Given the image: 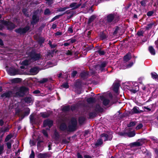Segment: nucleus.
Instances as JSON below:
<instances>
[{"label":"nucleus","mask_w":158,"mask_h":158,"mask_svg":"<svg viewBox=\"0 0 158 158\" xmlns=\"http://www.w3.org/2000/svg\"><path fill=\"white\" fill-rule=\"evenodd\" d=\"M29 26H27L23 28H19L18 29H16L15 31L17 33L20 34H22L26 33L27 31L29 30Z\"/></svg>","instance_id":"nucleus-6"},{"label":"nucleus","mask_w":158,"mask_h":158,"mask_svg":"<svg viewBox=\"0 0 158 158\" xmlns=\"http://www.w3.org/2000/svg\"><path fill=\"white\" fill-rule=\"evenodd\" d=\"M69 8V7L66 6L63 8H60L59 9V11H65L66 9Z\"/></svg>","instance_id":"nucleus-36"},{"label":"nucleus","mask_w":158,"mask_h":158,"mask_svg":"<svg viewBox=\"0 0 158 158\" xmlns=\"http://www.w3.org/2000/svg\"><path fill=\"white\" fill-rule=\"evenodd\" d=\"M131 55L130 53H128L127 55L124 56V60L125 61H127L131 58Z\"/></svg>","instance_id":"nucleus-20"},{"label":"nucleus","mask_w":158,"mask_h":158,"mask_svg":"<svg viewBox=\"0 0 158 158\" xmlns=\"http://www.w3.org/2000/svg\"><path fill=\"white\" fill-rule=\"evenodd\" d=\"M148 49L151 54L152 55H155V50L152 46H149Z\"/></svg>","instance_id":"nucleus-21"},{"label":"nucleus","mask_w":158,"mask_h":158,"mask_svg":"<svg viewBox=\"0 0 158 158\" xmlns=\"http://www.w3.org/2000/svg\"><path fill=\"white\" fill-rule=\"evenodd\" d=\"M76 109V106L75 105H73L71 106V109L72 110H74Z\"/></svg>","instance_id":"nucleus-58"},{"label":"nucleus","mask_w":158,"mask_h":158,"mask_svg":"<svg viewBox=\"0 0 158 158\" xmlns=\"http://www.w3.org/2000/svg\"><path fill=\"white\" fill-rule=\"evenodd\" d=\"M119 86V83L118 81H116L114 83L113 85V89L115 92H118Z\"/></svg>","instance_id":"nucleus-12"},{"label":"nucleus","mask_w":158,"mask_h":158,"mask_svg":"<svg viewBox=\"0 0 158 158\" xmlns=\"http://www.w3.org/2000/svg\"><path fill=\"white\" fill-rule=\"evenodd\" d=\"M107 64L106 62H103L100 65V70L101 71H105V68Z\"/></svg>","instance_id":"nucleus-16"},{"label":"nucleus","mask_w":158,"mask_h":158,"mask_svg":"<svg viewBox=\"0 0 158 158\" xmlns=\"http://www.w3.org/2000/svg\"><path fill=\"white\" fill-rule=\"evenodd\" d=\"M26 112L25 113V115H27L30 113V110L28 108H27L26 109Z\"/></svg>","instance_id":"nucleus-44"},{"label":"nucleus","mask_w":158,"mask_h":158,"mask_svg":"<svg viewBox=\"0 0 158 158\" xmlns=\"http://www.w3.org/2000/svg\"><path fill=\"white\" fill-rule=\"evenodd\" d=\"M6 145H7V146L8 148L10 149L11 148V143L10 142H7L6 143Z\"/></svg>","instance_id":"nucleus-49"},{"label":"nucleus","mask_w":158,"mask_h":158,"mask_svg":"<svg viewBox=\"0 0 158 158\" xmlns=\"http://www.w3.org/2000/svg\"><path fill=\"white\" fill-rule=\"evenodd\" d=\"M80 6V4H77L76 2H73L70 5V7L73 9H76L79 7Z\"/></svg>","instance_id":"nucleus-15"},{"label":"nucleus","mask_w":158,"mask_h":158,"mask_svg":"<svg viewBox=\"0 0 158 158\" xmlns=\"http://www.w3.org/2000/svg\"><path fill=\"white\" fill-rule=\"evenodd\" d=\"M59 16H58V15L56 16H55V17H54L51 20V21H53L54 20H55L58 19L59 18Z\"/></svg>","instance_id":"nucleus-55"},{"label":"nucleus","mask_w":158,"mask_h":158,"mask_svg":"<svg viewBox=\"0 0 158 158\" xmlns=\"http://www.w3.org/2000/svg\"><path fill=\"white\" fill-rule=\"evenodd\" d=\"M101 137L102 139V140H104V141L108 140H110L112 139V136L111 134L108 135L107 134L105 133L102 134L101 135Z\"/></svg>","instance_id":"nucleus-7"},{"label":"nucleus","mask_w":158,"mask_h":158,"mask_svg":"<svg viewBox=\"0 0 158 158\" xmlns=\"http://www.w3.org/2000/svg\"><path fill=\"white\" fill-rule=\"evenodd\" d=\"M2 23L3 25L6 26L7 29L10 30H12L15 27V25L9 22L3 21L2 22Z\"/></svg>","instance_id":"nucleus-4"},{"label":"nucleus","mask_w":158,"mask_h":158,"mask_svg":"<svg viewBox=\"0 0 158 158\" xmlns=\"http://www.w3.org/2000/svg\"><path fill=\"white\" fill-rule=\"evenodd\" d=\"M44 14L45 15H49L51 14V12L48 9H47L44 10Z\"/></svg>","instance_id":"nucleus-33"},{"label":"nucleus","mask_w":158,"mask_h":158,"mask_svg":"<svg viewBox=\"0 0 158 158\" xmlns=\"http://www.w3.org/2000/svg\"><path fill=\"white\" fill-rule=\"evenodd\" d=\"M77 73V72L76 71H74L73 72L72 74V76L74 77Z\"/></svg>","instance_id":"nucleus-53"},{"label":"nucleus","mask_w":158,"mask_h":158,"mask_svg":"<svg viewBox=\"0 0 158 158\" xmlns=\"http://www.w3.org/2000/svg\"><path fill=\"white\" fill-rule=\"evenodd\" d=\"M40 18V16L39 15H34L32 17V20L31 22V24L34 25L36 23H37Z\"/></svg>","instance_id":"nucleus-10"},{"label":"nucleus","mask_w":158,"mask_h":158,"mask_svg":"<svg viewBox=\"0 0 158 158\" xmlns=\"http://www.w3.org/2000/svg\"><path fill=\"white\" fill-rule=\"evenodd\" d=\"M70 107L69 106H64L62 109V110L64 111H67L70 110Z\"/></svg>","instance_id":"nucleus-30"},{"label":"nucleus","mask_w":158,"mask_h":158,"mask_svg":"<svg viewBox=\"0 0 158 158\" xmlns=\"http://www.w3.org/2000/svg\"><path fill=\"white\" fill-rule=\"evenodd\" d=\"M87 75V73L85 72H82L80 74V76L81 77L84 78H85V77H86Z\"/></svg>","instance_id":"nucleus-38"},{"label":"nucleus","mask_w":158,"mask_h":158,"mask_svg":"<svg viewBox=\"0 0 158 158\" xmlns=\"http://www.w3.org/2000/svg\"><path fill=\"white\" fill-rule=\"evenodd\" d=\"M102 143L103 142L102 139H99L97 140L95 144V145L97 146H98L102 144Z\"/></svg>","instance_id":"nucleus-25"},{"label":"nucleus","mask_w":158,"mask_h":158,"mask_svg":"<svg viewBox=\"0 0 158 158\" xmlns=\"http://www.w3.org/2000/svg\"><path fill=\"white\" fill-rule=\"evenodd\" d=\"M62 86L64 88H69V85L67 83H65L63 84Z\"/></svg>","instance_id":"nucleus-48"},{"label":"nucleus","mask_w":158,"mask_h":158,"mask_svg":"<svg viewBox=\"0 0 158 158\" xmlns=\"http://www.w3.org/2000/svg\"><path fill=\"white\" fill-rule=\"evenodd\" d=\"M25 101L27 103H30L32 102V99L31 96L27 97L24 98Z\"/></svg>","instance_id":"nucleus-19"},{"label":"nucleus","mask_w":158,"mask_h":158,"mask_svg":"<svg viewBox=\"0 0 158 158\" xmlns=\"http://www.w3.org/2000/svg\"><path fill=\"white\" fill-rule=\"evenodd\" d=\"M141 5L143 6H145L146 5V1L145 0H143L140 2Z\"/></svg>","instance_id":"nucleus-50"},{"label":"nucleus","mask_w":158,"mask_h":158,"mask_svg":"<svg viewBox=\"0 0 158 158\" xmlns=\"http://www.w3.org/2000/svg\"><path fill=\"white\" fill-rule=\"evenodd\" d=\"M38 158H47L48 156L46 154L40 153L38 156Z\"/></svg>","instance_id":"nucleus-23"},{"label":"nucleus","mask_w":158,"mask_h":158,"mask_svg":"<svg viewBox=\"0 0 158 158\" xmlns=\"http://www.w3.org/2000/svg\"><path fill=\"white\" fill-rule=\"evenodd\" d=\"M12 94V93L10 91L6 92L1 95V97L2 98H6L10 97Z\"/></svg>","instance_id":"nucleus-14"},{"label":"nucleus","mask_w":158,"mask_h":158,"mask_svg":"<svg viewBox=\"0 0 158 158\" xmlns=\"http://www.w3.org/2000/svg\"><path fill=\"white\" fill-rule=\"evenodd\" d=\"M144 143V140L143 139L139 140L137 142L133 143L132 144L133 146H139L142 145Z\"/></svg>","instance_id":"nucleus-11"},{"label":"nucleus","mask_w":158,"mask_h":158,"mask_svg":"<svg viewBox=\"0 0 158 158\" xmlns=\"http://www.w3.org/2000/svg\"><path fill=\"white\" fill-rule=\"evenodd\" d=\"M110 101L109 99H104L103 101V104L105 106H106L109 103Z\"/></svg>","instance_id":"nucleus-31"},{"label":"nucleus","mask_w":158,"mask_h":158,"mask_svg":"<svg viewBox=\"0 0 158 158\" xmlns=\"http://www.w3.org/2000/svg\"><path fill=\"white\" fill-rule=\"evenodd\" d=\"M84 158H92V157L89 155H86L84 156Z\"/></svg>","instance_id":"nucleus-62"},{"label":"nucleus","mask_w":158,"mask_h":158,"mask_svg":"<svg viewBox=\"0 0 158 158\" xmlns=\"http://www.w3.org/2000/svg\"><path fill=\"white\" fill-rule=\"evenodd\" d=\"M66 54L67 55H71L72 54V52H71L69 51H68L66 53Z\"/></svg>","instance_id":"nucleus-57"},{"label":"nucleus","mask_w":158,"mask_h":158,"mask_svg":"<svg viewBox=\"0 0 158 158\" xmlns=\"http://www.w3.org/2000/svg\"><path fill=\"white\" fill-rule=\"evenodd\" d=\"M85 120V118L83 117H80L79 119V123L80 124H81L83 123Z\"/></svg>","instance_id":"nucleus-32"},{"label":"nucleus","mask_w":158,"mask_h":158,"mask_svg":"<svg viewBox=\"0 0 158 158\" xmlns=\"http://www.w3.org/2000/svg\"><path fill=\"white\" fill-rule=\"evenodd\" d=\"M4 152V146L3 145L0 146V155L2 154Z\"/></svg>","instance_id":"nucleus-34"},{"label":"nucleus","mask_w":158,"mask_h":158,"mask_svg":"<svg viewBox=\"0 0 158 158\" xmlns=\"http://www.w3.org/2000/svg\"><path fill=\"white\" fill-rule=\"evenodd\" d=\"M41 116L43 118H47L50 115L49 112H41L40 113Z\"/></svg>","instance_id":"nucleus-17"},{"label":"nucleus","mask_w":158,"mask_h":158,"mask_svg":"<svg viewBox=\"0 0 158 158\" xmlns=\"http://www.w3.org/2000/svg\"><path fill=\"white\" fill-rule=\"evenodd\" d=\"M133 62H131L129 65H128L127 67H126L125 68H123L122 69H124L130 68V67H131L133 65Z\"/></svg>","instance_id":"nucleus-52"},{"label":"nucleus","mask_w":158,"mask_h":158,"mask_svg":"<svg viewBox=\"0 0 158 158\" xmlns=\"http://www.w3.org/2000/svg\"><path fill=\"white\" fill-rule=\"evenodd\" d=\"M59 137V135L58 133L56 131H55L54 132V134L53 138L55 139V140H57Z\"/></svg>","instance_id":"nucleus-29"},{"label":"nucleus","mask_w":158,"mask_h":158,"mask_svg":"<svg viewBox=\"0 0 158 158\" xmlns=\"http://www.w3.org/2000/svg\"><path fill=\"white\" fill-rule=\"evenodd\" d=\"M77 156L78 158H83L82 156L79 153L77 154Z\"/></svg>","instance_id":"nucleus-60"},{"label":"nucleus","mask_w":158,"mask_h":158,"mask_svg":"<svg viewBox=\"0 0 158 158\" xmlns=\"http://www.w3.org/2000/svg\"><path fill=\"white\" fill-rule=\"evenodd\" d=\"M68 31L71 33H72L73 32V30L71 27H69V28Z\"/></svg>","instance_id":"nucleus-56"},{"label":"nucleus","mask_w":158,"mask_h":158,"mask_svg":"<svg viewBox=\"0 0 158 158\" xmlns=\"http://www.w3.org/2000/svg\"><path fill=\"white\" fill-rule=\"evenodd\" d=\"M96 18V16L95 15H93L91 16L89 19V22H92L95 18Z\"/></svg>","instance_id":"nucleus-37"},{"label":"nucleus","mask_w":158,"mask_h":158,"mask_svg":"<svg viewBox=\"0 0 158 158\" xmlns=\"http://www.w3.org/2000/svg\"><path fill=\"white\" fill-rule=\"evenodd\" d=\"M131 111L132 114H137L143 112L142 110H140L139 108L137 106L134 107L131 110Z\"/></svg>","instance_id":"nucleus-13"},{"label":"nucleus","mask_w":158,"mask_h":158,"mask_svg":"<svg viewBox=\"0 0 158 158\" xmlns=\"http://www.w3.org/2000/svg\"><path fill=\"white\" fill-rule=\"evenodd\" d=\"M30 72L32 74L35 75L38 73V69L37 68L34 67L31 69Z\"/></svg>","instance_id":"nucleus-18"},{"label":"nucleus","mask_w":158,"mask_h":158,"mask_svg":"<svg viewBox=\"0 0 158 158\" xmlns=\"http://www.w3.org/2000/svg\"><path fill=\"white\" fill-rule=\"evenodd\" d=\"M7 71L8 73L10 75H14L19 74L18 70L13 68H10L7 69Z\"/></svg>","instance_id":"nucleus-8"},{"label":"nucleus","mask_w":158,"mask_h":158,"mask_svg":"<svg viewBox=\"0 0 158 158\" xmlns=\"http://www.w3.org/2000/svg\"><path fill=\"white\" fill-rule=\"evenodd\" d=\"M135 131H133L128 133L127 134V135L129 137H131L134 136L135 135Z\"/></svg>","instance_id":"nucleus-28"},{"label":"nucleus","mask_w":158,"mask_h":158,"mask_svg":"<svg viewBox=\"0 0 158 158\" xmlns=\"http://www.w3.org/2000/svg\"><path fill=\"white\" fill-rule=\"evenodd\" d=\"M95 98H88L87 100V101L89 103H92L94 102L95 101Z\"/></svg>","instance_id":"nucleus-26"},{"label":"nucleus","mask_w":158,"mask_h":158,"mask_svg":"<svg viewBox=\"0 0 158 158\" xmlns=\"http://www.w3.org/2000/svg\"><path fill=\"white\" fill-rule=\"evenodd\" d=\"M67 126L65 123H62L60 125V129L62 130H64L66 128Z\"/></svg>","instance_id":"nucleus-24"},{"label":"nucleus","mask_w":158,"mask_h":158,"mask_svg":"<svg viewBox=\"0 0 158 158\" xmlns=\"http://www.w3.org/2000/svg\"><path fill=\"white\" fill-rule=\"evenodd\" d=\"M71 124L68 127V130L69 131H73L75 130L77 124V121L76 118H73L71 119Z\"/></svg>","instance_id":"nucleus-2"},{"label":"nucleus","mask_w":158,"mask_h":158,"mask_svg":"<svg viewBox=\"0 0 158 158\" xmlns=\"http://www.w3.org/2000/svg\"><path fill=\"white\" fill-rule=\"evenodd\" d=\"M30 145L32 146L33 145H34V143L33 141L32 140H30Z\"/></svg>","instance_id":"nucleus-59"},{"label":"nucleus","mask_w":158,"mask_h":158,"mask_svg":"<svg viewBox=\"0 0 158 158\" xmlns=\"http://www.w3.org/2000/svg\"><path fill=\"white\" fill-rule=\"evenodd\" d=\"M102 110L101 107L99 105H97L96 106V110L98 111H101Z\"/></svg>","instance_id":"nucleus-40"},{"label":"nucleus","mask_w":158,"mask_h":158,"mask_svg":"<svg viewBox=\"0 0 158 158\" xmlns=\"http://www.w3.org/2000/svg\"><path fill=\"white\" fill-rule=\"evenodd\" d=\"M27 10L26 9H23V12L24 13V14L27 16H28L29 15L27 14L26 13Z\"/></svg>","instance_id":"nucleus-54"},{"label":"nucleus","mask_w":158,"mask_h":158,"mask_svg":"<svg viewBox=\"0 0 158 158\" xmlns=\"http://www.w3.org/2000/svg\"><path fill=\"white\" fill-rule=\"evenodd\" d=\"M27 88L22 87L19 89V91L16 93V95L17 96L22 97L25 94L27 93Z\"/></svg>","instance_id":"nucleus-3"},{"label":"nucleus","mask_w":158,"mask_h":158,"mask_svg":"<svg viewBox=\"0 0 158 158\" xmlns=\"http://www.w3.org/2000/svg\"><path fill=\"white\" fill-rule=\"evenodd\" d=\"M48 80V79L47 78H43L41 80H40V83H44L45 82H47Z\"/></svg>","instance_id":"nucleus-43"},{"label":"nucleus","mask_w":158,"mask_h":158,"mask_svg":"<svg viewBox=\"0 0 158 158\" xmlns=\"http://www.w3.org/2000/svg\"><path fill=\"white\" fill-rule=\"evenodd\" d=\"M153 13V12L152 11H149L147 13V15L148 16H151Z\"/></svg>","instance_id":"nucleus-51"},{"label":"nucleus","mask_w":158,"mask_h":158,"mask_svg":"<svg viewBox=\"0 0 158 158\" xmlns=\"http://www.w3.org/2000/svg\"><path fill=\"white\" fill-rule=\"evenodd\" d=\"M34 94H38L40 93V91L38 90H36L33 92Z\"/></svg>","instance_id":"nucleus-63"},{"label":"nucleus","mask_w":158,"mask_h":158,"mask_svg":"<svg viewBox=\"0 0 158 158\" xmlns=\"http://www.w3.org/2000/svg\"><path fill=\"white\" fill-rule=\"evenodd\" d=\"M138 86L136 85L135 89H131L130 91L131 92L133 93H135L138 90Z\"/></svg>","instance_id":"nucleus-35"},{"label":"nucleus","mask_w":158,"mask_h":158,"mask_svg":"<svg viewBox=\"0 0 158 158\" xmlns=\"http://www.w3.org/2000/svg\"><path fill=\"white\" fill-rule=\"evenodd\" d=\"M30 58V59L29 60H26L23 61L22 64L25 65H28L30 62H33L34 61L39 60L41 58V56L40 54L34 53L31 55Z\"/></svg>","instance_id":"nucleus-1"},{"label":"nucleus","mask_w":158,"mask_h":158,"mask_svg":"<svg viewBox=\"0 0 158 158\" xmlns=\"http://www.w3.org/2000/svg\"><path fill=\"white\" fill-rule=\"evenodd\" d=\"M143 127V125L141 123L139 124L136 127V130H139L141 129Z\"/></svg>","instance_id":"nucleus-45"},{"label":"nucleus","mask_w":158,"mask_h":158,"mask_svg":"<svg viewBox=\"0 0 158 158\" xmlns=\"http://www.w3.org/2000/svg\"><path fill=\"white\" fill-rule=\"evenodd\" d=\"M34 153L33 150H31V153L30 156V158H34Z\"/></svg>","instance_id":"nucleus-46"},{"label":"nucleus","mask_w":158,"mask_h":158,"mask_svg":"<svg viewBox=\"0 0 158 158\" xmlns=\"http://www.w3.org/2000/svg\"><path fill=\"white\" fill-rule=\"evenodd\" d=\"M135 124V122H132L130 123L128 125V127H130L134 126Z\"/></svg>","instance_id":"nucleus-42"},{"label":"nucleus","mask_w":158,"mask_h":158,"mask_svg":"<svg viewBox=\"0 0 158 158\" xmlns=\"http://www.w3.org/2000/svg\"><path fill=\"white\" fill-rule=\"evenodd\" d=\"M118 19V17L117 16L112 14L108 15L107 17V20L108 22H111L114 19L115 22H116Z\"/></svg>","instance_id":"nucleus-5"},{"label":"nucleus","mask_w":158,"mask_h":158,"mask_svg":"<svg viewBox=\"0 0 158 158\" xmlns=\"http://www.w3.org/2000/svg\"><path fill=\"white\" fill-rule=\"evenodd\" d=\"M12 137V136L10 135H7L5 139V141L6 142H7L9 140H10Z\"/></svg>","instance_id":"nucleus-41"},{"label":"nucleus","mask_w":158,"mask_h":158,"mask_svg":"<svg viewBox=\"0 0 158 158\" xmlns=\"http://www.w3.org/2000/svg\"><path fill=\"white\" fill-rule=\"evenodd\" d=\"M152 77L155 79V80L158 81V76L157 74L155 73H151Z\"/></svg>","instance_id":"nucleus-22"},{"label":"nucleus","mask_w":158,"mask_h":158,"mask_svg":"<svg viewBox=\"0 0 158 158\" xmlns=\"http://www.w3.org/2000/svg\"><path fill=\"white\" fill-rule=\"evenodd\" d=\"M96 53H98L100 55H103L105 54V52L103 50H99L96 52Z\"/></svg>","instance_id":"nucleus-27"},{"label":"nucleus","mask_w":158,"mask_h":158,"mask_svg":"<svg viewBox=\"0 0 158 158\" xmlns=\"http://www.w3.org/2000/svg\"><path fill=\"white\" fill-rule=\"evenodd\" d=\"M52 28L53 29H54L56 27V25L55 24H53L52 27Z\"/></svg>","instance_id":"nucleus-61"},{"label":"nucleus","mask_w":158,"mask_h":158,"mask_svg":"<svg viewBox=\"0 0 158 158\" xmlns=\"http://www.w3.org/2000/svg\"><path fill=\"white\" fill-rule=\"evenodd\" d=\"M150 138L152 140L154 141L156 143L158 142V139L154 136H151L150 137Z\"/></svg>","instance_id":"nucleus-39"},{"label":"nucleus","mask_w":158,"mask_h":158,"mask_svg":"<svg viewBox=\"0 0 158 158\" xmlns=\"http://www.w3.org/2000/svg\"><path fill=\"white\" fill-rule=\"evenodd\" d=\"M53 124V122L52 120H50L47 119L45 120L44 122V127H46L48 126L49 127L48 130H49V128L51 127Z\"/></svg>","instance_id":"nucleus-9"},{"label":"nucleus","mask_w":158,"mask_h":158,"mask_svg":"<svg viewBox=\"0 0 158 158\" xmlns=\"http://www.w3.org/2000/svg\"><path fill=\"white\" fill-rule=\"evenodd\" d=\"M43 133L44 134V135L46 137H48V134H47V132L45 130H43L42 131Z\"/></svg>","instance_id":"nucleus-47"},{"label":"nucleus","mask_w":158,"mask_h":158,"mask_svg":"<svg viewBox=\"0 0 158 158\" xmlns=\"http://www.w3.org/2000/svg\"><path fill=\"white\" fill-rule=\"evenodd\" d=\"M50 46L52 48H53L56 47V45L55 44L52 45V44H50Z\"/></svg>","instance_id":"nucleus-64"}]
</instances>
